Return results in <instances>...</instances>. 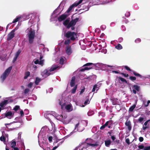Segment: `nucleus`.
<instances>
[{"label": "nucleus", "instance_id": "nucleus-1", "mask_svg": "<svg viewBox=\"0 0 150 150\" xmlns=\"http://www.w3.org/2000/svg\"><path fill=\"white\" fill-rule=\"evenodd\" d=\"M64 36L67 39H70L71 41H74L76 37V33L74 32L68 31L64 35Z\"/></svg>", "mask_w": 150, "mask_h": 150}, {"label": "nucleus", "instance_id": "nucleus-2", "mask_svg": "<svg viewBox=\"0 0 150 150\" xmlns=\"http://www.w3.org/2000/svg\"><path fill=\"white\" fill-rule=\"evenodd\" d=\"M35 32L34 30H30L29 33L27 34L28 37L29 43L32 44L34 41V38L35 36Z\"/></svg>", "mask_w": 150, "mask_h": 150}, {"label": "nucleus", "instance_id": "nucleus-3", "mask_svg": "<svg viewBox=\"0 0 150 150\" xmlns=\"http://www.w3.org/2000/svg\"><path fill=\"white\" fill-rule=\"evenodd\" d=\"M12 69V67H9L6 69L4 72L1 76L0 79L2 83H3L4 82L6 77L8 75Z\"/></svg>", "mask_w": 150, "mask_h": 150}, {"label": "nucleus", "instance_id": "nucleus-4", "mask_svg": "<svg viewBox=\"0 0 150 150\" xmlns=\"http://www.w3.org/2000/svg\"><path fill=\"white\" fill-rule=\"evenodd\" d=\"M79 19V18H76L75 19H72L70 22H69V25L67 26V28L69 29L71 26H75L76 23L78 21Z\"/></svg>", "mask_w": 150, "mask_h": 150}, {"label": "nucleus", "instance_id": "nucleus-5", "mask_svg": "<svg viewBox=\"0 0 150 150\" xmlns=\"http://www.w3.org/2000/svg\"><path fill=\"white\" fill-rule=\"evenodd\" d=\"M89 143H87L86 141L80 143L79 145L76 147V148H78L81 146H83L81 150H83V149H87L89 147Z\"/></svg>", "mask_w": 150, "mask_h": 150}, {"label": "nucleus", "instance_id": "nucleus-6", "mask_svg": "<svg viewBox=\"0 0 150 150\" xmlns=\"http://www.w3.org/2000/svg\"><path fill=\"white\" fill-rule=\"evenodd\" d=\"M15 30V29L13 30L11 32H10L8 34L7 36V40L8 41L11 40L12 38H13L15 35L14 32Z\"/></svg>", "mask_w": 150, "mask_h": 150}, {"label": "nucleus", "instance_id": "nucleus-7", "mask_svg": "<svg viewBox=\"0 0 150 150\" xmlns=\"http://www.w3.org/2000/svg\"><path fill=\"white\" fill-rule=\"evenodd\" d=\"M65 52L68 55H70L72 53V50L70 45H66L65 47Z\"/></svg>", "mask_w": 150, "mask_h": 150}, {"label": "nucleus", "instance_id": "nucleus-8", "mask_svg": "<svg viewBox=\"0 0 150 150\" xmlns=\"http://www.w3.org/2000/svg\"><path fill=\"white\" fill-rule=\"evenodd\" d=\"M68 16V15L65 14H63L59 16L57 18V20L59 22H61L62 21L65 20Z\"/></svg>", "mask_w": 150, "mask_h": 150}, {"label": "nucleus", "instance_id": "nucleus-9", "mask_svg": "<svg viewBox=\"0 0 150 150\" xmlns=\"http://www.w3.org/2000/svg\"><path fill=\"white\" fill-rule=\"evenodd\" d=\"M125 124L126 126L127 127L129 131H130L132 129V124L130 120L127 119L125 122Z\"/></svg>", "mask_w": 150, "mask_h": 150}, {"label": "nucleus", "instance_id": "nucleus-10", "mask_svg": "<svg viewBox=\"0 0 150 150\" xmlns=\"http://www.w3.org/2000/svg\"><path fill=\"white\" fill-rule=\"evenodd\" d=\"M13 114L11 112L8 111L5 114V116L4 117H7L8 119H11L13 116Z\"/></svg>", "mask_w": 150, "mask_h": 150}, {"label": "nucleus", "instance_id": "nucleus-11", "mask_svg": "<svg viewBox=\"0 0 150 150\" xmlns=\"http://www.w3.org/2000/svg\"><path fill=\"white\" fill-rule=\"evenodd\" d=\"M21 52V51L20 50H18L17 52H16L15 56L14 57V58L13 60L12 61L13 63L15 62L17 59L18 57V56H19Z\"/></svg>", "mask_w": 150, "mask_h": 150}, {"label": "nucleus", "instance_id": "nucleus-12", "mask_svg": "<svg viewBox=\"0 0 150 150\" xmlns=\"http://www.w3.org/2000/svg\"><path fill=\"white\" fill-rule=\"evenodd\" d=\"M101 85V83H99L98 84L97 83L95 85L93 86L92 91L94 92L95 90L97 91L99 89V88L100 86Z\"/></svg>", "mask_w": 150, "mask_h": 150}, {"label": "nucleus", "instance_id": "nucleus-13", "mask_svg": "<svg viewBox=\"0 0 150 150\" xmlns=\"http://www.w3.org/2000/svg\"><path fill=\"white\" fill-rule=\"evenodd\" d=\"M110 100L112 103V105H116L119 103L117 101L118 99L117 98H111Z\"/></svg>", "mask_w": 150, "mask_h": 150}, {"label": "nucleus", "instance_id": "nucleus-14", "mask_svg": "<svg viewBox=\"0 0 150 150\" xmlns=\"http://www.w3.org/2000/svg\"><path fill=\"white\" fill-rule=\"evenodd\" d=\"M75 79L76 78L75 76H73L72 78L70 83V85L71 87H72L74 86L75 84Z\"/></svg>", "mask_w": 150, "mask_h": 150}, {"label": "nucleus", "instance_id": "nucleus-15", "mask_svg": "<svg viewBox=\"0 0 150 150\" xmlns=\"http://www.w3.org/2000/svg\"><path fill=\"white\" fill-rule=\"evenodd\" d=\"M58 67V66L54 65L52 66L49 69V68L48 69H49L50 72H52L54 71V70L57 69Z\"/></svg>", "mask_w": 150, "mask_h": 150}, {"label": "nucleus", "instance_id": "nucleus-16", "mask_svg": "<svg viewBox=\"0 0 150 150\" xmlns=\"http://www.w3.org/2000/svg\"><path fill=\"white\" fill-rule=\"evenodd\" d=\"M8 103V100H4L0 103V106L1 107L3 108Z\"/></svg>", "mask_w": 150, "mask_h": 150}, {"label": "nucleus", "instance_id": "nucleus-17", "mask_svg": "<svg viewBox=\"0 0 150 150\" xmlns=\"http://www.w3.org/2000/svg\"><path fill=\"white\" fill-rule=\"evenodd\" d=\"M49 70L48 69H46L43 72L42 74H43V75H45L47 76H50L51 73L49 72Z\"/></svg>", "mask_w": 150, "mask_h": 150}, {"label": "nucleus", "instance_id": "nucleus-18", "mask_svg": "<svg viewBox=\"0 0 150 150\" xmlns=\"http://www.w3.org/2000/svg\"><path fill=\"white\" fill-rule=\"evenodd\" d=\"M76 6L75 4L74 3L72 5L70 6L69 8L67 10L66 12L68 13L74 7H76Z\"/></svg>", "mask_w": 150, "mask_h": 150}, {"label": "nucleus", "instance_id": "nucleus-19", "mask_svg": "<svg viewBox=\"0 0 150 150\" xmlns=\"http://www.w3.org/2000/svg\"><path fill=\"white\" fill-rule=\"evenodd\" d=\"M117 77L119 79V80L122 83L127 84V81L124 78H123L121 77V76H119Z\"/></svg>", "mask_w": 150, "mask_h": 150}, {"label": "nucleus", "instance_id": "nucleus-20", "mask_svg": "<svg viewBox=\"0 0 150 150\" xmlns=\"http://www.w3.org/2000/svg\"><path fill=\"white\" fill-rule=\"evenodd\" d=\"M137 105V102L135 103L134 105H133L132 106H131L129 109V111L132 112L133 111V110L136 107Z\"/></svg>", "mask_w": 150, "mask_h": 150}, {"label": "nucleus", "instance_id": "nucleus-21", "mask_svg": "<svg viewBox=\"0 0 150 150\" xmlns=\"http://www.w3.org/2000/svg\"><path fill=\"white\" fill-rule=\"evenodd\" d=\"M105 146L107 147H109L111 143V141L110 140H106L105 142Z\"/></svg>", "mask_w": 150, "mask_h": 150}, {"label": "nucleus", "instance_id": "nucleus-22", "mask_svg": "<svg viewBox=\"0 0 150 150\" xmlns=\"http://www.w3.org/2000/svg\"><path fill=\"white\" fill-rule=\"evenodd\" d=\"M41 81V79L38 78V77H36L35 79V83L36 85H38L39 84V83Z\"/></svg>", "mask_w": 150, "mask_h": 150}, {"label": "nucleus", "instance_id": "nucleus-23", "mask_svg": "<svg viewBox=\"0 0 150 150\" xmlns=\"http://www.w3.org/2000/svg\"><path fill=\"white\" fill-rule=\"evenodd\" d=\"M71 40L69 39H67L64 42V44L65 45H69L71 43Z\"/></svg>", "mask_w": 150, "mask_h": 150}, {"label": "nucleus", "instance_id": "nucleus-24", "mask_svg": "<svg viewBox=\"0 0 150 150\" xmlns=\"http://www.w3.org/2000/svg\"><path fill=\"white\" fill-rule=\"evenodd\" d=\"M30 73L29 71H28L25 72V76L24 77V79H27L28 77L30 76Z\"/></svg>", "mask_w": 150, "mask_h": 150}, {"label": "nucleus", "instance_id": "nucleus-25", "mask_svg": "<svg viewBox=\"0 0 150 150\" xmlns=\"http://www.w3.org/2000/svg\"><path fill=\"white\" fill-rule=\"evenodd\" d=\"M132 72L133 74L134 75L136 76L137 77H139L141 78H142V76L140 75V74L134 71H132Z\"/></svg>", "mask_w": 150, "mask_h": 150}, {"label": "nucleus", "instance_id": "nucleus-26", "mask_svg": "<svg viewBox=\"0 0 150 150\" xmlns=\"http://www.w3.org/2000/svg\"><path fill=\"white\" fill-rule=\"evenodd\" d=\"M133 88L135 90H136L137 91H140V87L137 85H134L133 86Z\"/></svg>", "mask_w": 150, "mask_h": 150}, {"label": "nucleus", "instance_id": "nucleus-27", "mask_svg": "<svg viewBox=\"0 0 150 150\" xmlns=\"http://www.w3.org/2000/svg\"><path fill=\"white\" fill-rule=\"evenodd\" d=\"M115 48L117 50H120L122 48V47L121 44H118L115 46Z\"/></svg>", "mask_w": 150, "mask_h": 150}, {"label": "nucleus", "instance_id": "nucleus-28", "mask_svg": "<svg viewBox=\"0 0 150 150\" xmlns=\"http://www.w3.org/2000/svg\"><path fill=\"white\" fill-rule=\"evenodd\" d=\"M69 20L68 19L66 20L63 23V24L65 26H67L69 23Z\"/></svg>", "mask_w": 150, "mask_h": 150}, {"label": "nucleus", "instance_id": "nucleus-29", "mask_svg": "<svg viewBox=\"0 0 150 150\" xmlns=\"http://www.w3.org/2000/svg\"><path fill=\"white\" fill-rule=\"evenodd\" d=\"M16 143L15 141H13L11 143V146L12 148H14L16 145Z\"/></svg>", "mask_w": 150, "mask_h": 150}, {"label": "nucleus", "instance_id": "nucleus-30", "mask_svg": "<svg viewBox=\"0 0 150 150\" xmlns=\"http://www.w3.org/2000/svg\"><path fill=\"white\" fill-rule=\"evenodd\" d=\"M77 85H76L72 89L71 91V93H72L74 94L76 92V90L77 88Z\"/></svg>", "mask_w": 150, "mask_h": 150}, {"label": "nucleus", "instance_id": "nucleus-31", "mask_svg": "<svg viewBox=\"0 0 150 150\" xmlns=\"http://www.w3.org/2000/svg\"><path fill=\"white\" fill-rule=\"evenodd\" d=\"M123 67L124 68H125L126 70H127L128 71H131V72H130V73L131 74H132V71L131 70V69L128 66H123Z\"/></svg>", "mask_w": 150, "mask_h": 150}, {"label": "nucleus", "instance_id": "nucleus-32", "mask_svg": "<svg viewBox=\"0 0 150 150\" xmlns=\"http://www.w3.org/2000/svg\"><path fill=\"white\" fill-rule=\"evenodd\" d=\"M14 126L15 127H13V128H8V127L6 126V128L10 129L11 130H13L15 129H16L17 128L19 127V126H18L16 124H15L14 125Z\"/></svg>", "mask_w": 150, "mask_h": 150}, {"label": "nucleus", "instance_id": "nucleus-33", "mask_svg": "<svg viewBox=\"0 0 150 150\" xmlns=\"http://www.w3.org/2000/svg\"><path fill=\"white\" fill-rule=\"evenodd\" d=\"M91 67H84V68H82L81 69V71H84L86 70H88L91 69Z\"/></svg>", "mask_w": 150, "mask_h": 150}, {"label": "nucleus", "instance_id": "nucleus-34", "mask_svg": "<svg viewBox=\"0 0 150 150\" xmlns=\"http://www.w3.org/2000/svg\"><path fill=\"white\" fill-rule=\"evenodd\" d=\"M89 146H91L93 147H97L98 146V143L96 142L95 144H92L89 143Z\"/></svg>", "mask_w": 150, "mask_h": 150}, {"label": "nucleus", "instance_id": "nucleus-35", "mask_svg": "<svg viewBox=\"0 0 150 150\" xmlns=\"http://www.w3.org/2000/svg\"><path fill=\"white\" fill-rule=\"evenodd\" d=\"M20 109V106L18 105H16L13 108V110L16 112L17 110Z\"/></svg>", "mask_w": 150, "mask_h": 150}, {"label": "nucleus", "instance_id": "nucleus-36", "mask_svg": "<svg viewBox=\"0 0 150 150\" xmlns=\"http://www.w3.org/2000/svg\"><path fill=\"white\" fill-rule=\"evenodd\" d=\"M20 17H17L15 19L13 20L12 22V23H14L17 22L19 20Z\"/></svg>", "mask_w": 150, "mask_h": 150}, {"label": "nucleus", "instance_id": "nucleus-37", "mask_svg": "<svg viewBox=\"0 0 150 150\" xmlns=\"http://www.w3.org/2000/svg\"><path fill=\"white\" fill-rule=\"evenodd\" d=\"M64 58L62 57L59 60V63L61 64H64Z\"/></svg>", "mask_w": 150, "mask_h": 150}, {"label": "nucleus", "instance_id": "nucleus-38", "mask_svg": "<svg viewBox=\"0 0 150 150\" xmlns=\"http://www.w3.org/2000/svg\"><path fill=\"white\" fill-rule=\"evenodd\" d=\"M71 106L70 104H68L65 107V108L67 110H69L71 109Z\"/></svg>", "mask_w": 150, "mask_h": 150}, {"label": "nucleus", "instance_id": "nucleus-39", "mask_svg": "<svg viewBox=\"0 0 150 150\" xmlns=\"http://www.w3.org/2000/svg\"><path fill=\"white\" fill-rule=\"evenodd\" d=\"M129 79L131 81H135L136 79V78L135 76H130L129 77Z\"/></svg>", "mask_w": 150, "mask_h": 150}, {"label": "nucleus", "instance_id": "nucleus-40", "mask_svg": "<svg viewBox=\"0 0 150 150\" xmlns=\"http://www.w3.org/2000/svg\"><path fill=\"white\" fill-rule=\"evenodd\" d=\"M83 0H79L78 2H75L74 3V4H75L76 6H77L78 5L81 4Z\"/></svg>", "mask_w": 150, "mask_h": 150}, {"label": "nucleus", "instance_id": "nucleus-41", "mask_svg": "<svg viewBox=\"0 0 150 150\" xmlns=\"http://www.w3.org/2000/svg\"><path fill=\"white\" fill-rule=\"evenodd\" d=\"M120 74L123 75L124 77H127L129 76V75L127 74H125L123 73H121Z\"/></svg>", "mask_w": 150, "mask_h": 150}, {"label": "nucleus", "instance_id": "nucleus-42", "mask_svg": "<svg viewBox=\"0 0 150 150\" xmlns=\"http://www.w3.org/2000/svg\"><path fill=\"white\" fill-rule=\"evenodd\" d=\"M5 139H6V138H5V137H4V136H2L0 137V140L1 141L4 142L5 141Z\"/></svg>", "mask_w": 150, "mask_h": 150}, {"label": "nucleus", "instance_id": "nucleus-43", "mask_svg": "<svg viewBox=\"0 0 150 150\" xmlns=\"http://www.w3.org/2000/svg\"><path fill=\"white\" fill-rule=\"evenodd\" d=\"M60 117H61V118H59L60 119V120H62V121L63 122V123H65L66 124V123H68V122H65V120H64V119H63L62 118H63V116L62 115H61L60 116Z\"/></svg>", "mask_w": 150, "mask_h": 150}, {"label": "nucleus", "instance_id": "nucleus-44", "mask_svg": "<svg viewBox=\"0 0 150 150\" xmlns=\"http://www.w3.org/2000/svg\"><path fill=\"white\" fill-rule=\"evenodd\" d=\"M149 103H150V100H148L146 103H144V106L145 107H147L149 105Z\"/></svg>", "mask_w": 150, "mask_h": 150}, {"label": "nucleus", "instance_id": "nucleus-45", "mask_svg": "<svg viewBox=\"0 0 150 150\" xmlns=\"http://www.w3.org/2000/svg\"><path fill=\"white\" fill-rule=\"evenodd\" d=\"M145 147H144V145L143 144H142L141 145H139L138 146V147L139 149H144Z\"/></svg>", "mask_w": 150, "mask_h": 150}, {"label": "nucleus", "instance_id": "nucleus-46", "mask_svg": "<svg viewBox=\"0 0 150 150\" xmlns=\"http://www.w3.org/2000/svg\"><path fill=\"white\" fill-rule=\"evenodd\" d=\"M90 102V101L89 100V99H87L84 102V104L85 105H86L87 104H88Z\"/></svg>", "mask_w": 150, "mask_h": 150}, {"label": "nucleus", "instance_id": "nucleus-47", "mask_svg": "<svg viewBox=\"0 0 150 150\" xmlns=\"http://www.w3.org/2000/svg\"><path fill=\"white\" fill-rule=\"evenodd\" d=\"M30 90L28 88H26L25 89L24 91V93L25 94H26L28 93V92Z\"/></svg>", "mask_w": 150, "mask_h": 150}, {"label": "nucleus", "instance_id": "nucleus-48", "mask_svg": "<svg viewBox=\"0 0 150 150\" xmlns=\"http://www.w3.org/2000/svg\"><path fill=\"white\" fill-rule=\"evenodd\" d=\"M93 64L91 63H88L83 65V66H87Z\"/></svg>", "mask_w": 150, "mask_h": 150}, {"label": "nucleus", "instance_id": "nucleus-49", "mask_svg": "<svg viewBox=\"0 0 150 150\" xmlns=\"http://www.w3.org/2000/svg\"><path fill=\"white\" fill-rule=\"evenodd\" d=\"M62 143V142H60V143H59V144H58L57 145V146H55L53 148V149H52V150H54L56 149L59 146V144H61Z\"/></svg>", "mask_w": 150, "mask_h": 150}, {"label": "nucleus", "instance_id": "nucleus-50", "mask_svg": "<svg viewBox=\"0 0 150 150\" xmlns=\"http://www.w3.org/2000/svg\"><path fill=\"white\" fill-rule=\"evenodd\" d=\"M144 118L142 117H140L138 120V121L140 122L141 123L142 121H143Z\"/></svg>", "mask_w": 150, "mask_h": 150}, {"label": "nucleus", "instance_id": "nucleus-51", "mask_svg": "<svg viewBox=\"0 0 150 150\" xmlns=\"http://www.w3.org/2000/svg\"><path fill=\"white\" fill-rule=\"evenodd\" d=\"M135 41L136 43H139L141 41V40L139 38H138L135 40Z\"/></svg>", "mask_w": 150, "mask_h": 150}, {"label": "nucleus", "instance_id": "nucleus-52", "mask_svg": "<svg viewBox=\"0 0 150 150\" xmlns=\"http://www.w3.org/2000/svg\"><path fill=\"white\" fill-rule=\"evenodd\" d=\"M125 142L128 145H129L130 144L129 142V139L128 138L126 139Z\"/></svg>", "mask_w": 150, "mask_h": 150}, {"label": "nucleus", "instance_id": "nucleus-53", "mask_svg": "<svg viewBox=\"0 0 150 150\" xmlns=\"http://www.w3.org/2000/svg\"><path fill=\"white\" fill-rule=\"evenodd\" d=\"M112 72L113 73H115V74H120L121 73L120 71H112Z\"/></svg>", "mask_w": 150, "mask_h": 150}, {"label": "nucleus", "instance_id": "nucleus-54", "mask_svg": "<svg viewBox=\"0 0 150 150\" xmlns=\"http://www.w3.org/2000/svg\"><path fill=\"white\" fill-rule=\"evenodd\" d=\"M125 15L127 17H128L130 15V13L129 12H127L125 13Z\"/></svg>", "mask_w": 150, "mask_h": 150}, {"label": "nucleus", "instance_id": "nucleus-55", "mask_svg": "<svg viewBox=\"0 0 150 150\" xmlns=\"http://www.w3.org/2000/svg\"><path fill=\"white\" fill-rule=\"evenodd\" d=\"M52 136H50L48 138V140L49 142L51 143L52 141Z\"/></svg>", "mask_w": 150, "mask_h": 150}, {"label": "nucleus", "instance_id": "nucleus-56", "mask_svg": "<svg viewBox=\"0 0 150 150\" xmlns=\"http://www.w3.org/2000/svg\"><path fill=\"white\" fill-rule=\"evenodd\" d=\"M144 150H150V146H145L144 148Z\"/></svg>", "mask_w": 150, "mask_h": 150}, {"label": "nucleus", "instance_id": "nucleus-57", "mask_svg": "<svg viewBox=\"0 0 150 150\" xmlns=\"http://www.w3.org/2000/svg\"><path fill=\"white\" fill-rule=\"evenodd\" d=\"M20 114L21 117H23L24 115V112L22 110H21L20 111Z\"/></svg>", "mask_w": 150, "mask_h": 150}, {"label": "nucleus", "instance_id": "nucleus-58", "mask_svg": "<svg viewBox=\"0 0 150 150\" xmlns=\"http://www.w3.org/2000/svg\"><path fill=\"white\" fill-rule=\"evenodd\" d=\"M111 120H109V121H107L106 122V123H105V125L106 126H107L108 125L109 123L111 122Z\"/></svg>", "mask_w": 150, "mask_h": 150}, {"label": "nucleus", "instance_id": "nucleus-59", "mask_svg": "<svg viewBox=\"0 0 150 150\" xmlns=\"http://www.w3.org/2000/svg\"><path fill=\"white\" fill-rule=\"evenodd\" d=\"M143 140H144V138L143 137H140L139 138V140L140 142H143Z\"/></svg>", "mask_w": 150, "mask_h": 150}, {"label": "nucleus", "instance_id": "nucleus-60", "mask_svg": "<svg viewBox=\"0 0 150 150\" xmlns=\"http://www.w3.org/2000/svg\"><path fill=\"white\" fill-rule=\"evenodd\" d=\"M44 61L43 60H40L39 62V64L40 65H42L43 64Z\"/></svg>", "mask_w": 150, "mask_h": 150}, {"label": "nucleus", "instance_id": "nucleus-61", "mask_svg": "<svg viewBox=\"0 0 150 150\" xmlns=\"http://www.w3.org/2000/svg\"><path fill=\"white\" fill-rule=\"evenodd\" d=\"M106 127V126L105 125V124H104V125H103L100 127V129H104V128H105V127Z\"/></svg>", "mask_w": 150, "mask_h": 150}, {"label": "nucleus", "instance_id": "nucleus-62", "mask_svg": "<svg viewBox=\"0 0 150 150\" xmlns=\"http://www.w3.org/2000/svg\"><path fill=\"white\" fill-rule=\"evenodd\" d=\"M39 60L38 59H37L34 62V63L35 64H39Z\"/></svg>", "mask_w": 150, "mask_h": 150}, {"label": "nucleus", "instance_id": "nucleus-63", "mask_svg": "<svg viewBox=\"0 0 150 150\" xmlns=\"http://www.w3.org/2000/svg\"><path fill=\"white\" fill-rule=\"evenodd\" d=\"M33 85V83L32 82H30L29 83L28 85V87L30 88H31Z\"/></svg>", "mask_w": 150, "mask_h": 150}, {"label": "nucleus", "instance_id": "nucleus-64", "mask_svg": "<svg viewBox=\"0 0 150 150\" xmlns=\"http://www.w3.org/2000/svg\"><path fill=\"white\" fill-rule=\"evenodd\" d=\"M85 90V87H84L83 88V89H82L81 90V91H80V94H82L83 93V92H84V91Z\"/></svg>", "mask_w": 150, "mask_h": 150}]
</instances>
